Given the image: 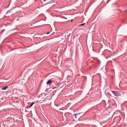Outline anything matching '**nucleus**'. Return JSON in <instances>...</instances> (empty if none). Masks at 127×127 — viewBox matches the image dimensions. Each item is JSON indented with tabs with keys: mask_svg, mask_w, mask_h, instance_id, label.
Returning <instances> with one entry per match:
<instances>
[{
	"mask_svg": "<svg viewBox=\"0 0 127 127\" xmlns=\"http://www.w3.org/2000/svg\"><path fill=\"white\" fill-rule=\"evenodd\" d=\"M113 93L116 96H121V94L120 93H118L117 92L112 91Z\"/></svg>",
	"mask_w": 127,
	"mask_h": 127,
	"instance_id": "1",
	"label": "nucleus"
},
{
	"mask_svg": "<svg viewBox=\"0 0 127 127\" xmlns=\"http://www.w3.org/2000/svg\"><path fill=\"white\" fill-rule=\"evenodd\" d=\"M82 113H77L76 114H74V117L76 118V119L77 118V116L79 114Z\"/></svg>",
	"mask_w": 127,
	"mask_h": 127,
	"instance_id": "2",
	"label": "nucleus"
},
{
	"mask_svg": "<svg viewBox=\"0 0 127 127\" xmlns=\"http://www.w3.org/2000/svg\"><path fill=\"white\" fill-rule=\"evenodd\" d=\"M52 81V80H49L47 81V82H46V83L48 84H51Z\"/></svg>",
	"mask_w": 127,
	"mask_h": 127,
	"instance_id": "3",
	"label": "nucleus"
},
{
	"mask_svg": "<svg viewBox=\"0 0 127 127\" xmlns=\"http://www.w3.org/2000/svg\"><path fill=\"white\" fill-rule=\"evenodd\" d=\"M8 88V86H6L2 88L1 89V90H5L6 89H7Z\"/></svg>",
	"mask_w": 127,
	"mask_h": 127,
	"instance_id": "4",
	"label": "nucleus"
},
{
	"mask_svg": "<svg viewBox=\"0 0 127 127\" xmlns=\"http://www.w3.org/2000/svg\"><path fill=\"white\" fill-rule=\"evenodd\" d=\"M85 23H84L83 24H80L79 25V26H83V25H85Z\"/></svg>",
	"mask_w": 127,
	"mask_h": 127,
	"instance_id": "5",
	"label": "nucleus"
},
{
	"mask_svg": "<svg viewBox=\"0 0 127 127\" xmlns=\"http://www.w3.org/2000/svg\"><path fill=\"white\" fill-rule=\"evenodd\" d=\"M5 30V29H3V30H2L1 31V32H0V33H2Z\"/></svg>",
	"mask_w": 127,
	"mask_h": 127,
	"instance_id": "6",
	"label": "nucleus"
},
{
	"mask_svg": "<svg viewBox=\"0 0 127 127\" xmlns=\"http://www.w3.org/2000/svg\"><path fill=\"white\" fill-rule=\"evenodd\" d=\"M32 105H32V104H31V105H30V106L29 107V108L30 107H31V106Z\"/></svg>",
	"mask_w": 127,
	"mask_h": 127,
	"instance_id": "7",
	"label": "nucleus"
},
{
	"mask_svg": "<svg viewBox=\"0 0 127 127\" xmlns=\"http://www.w3.org/2000/svg\"><path fill=\"white\" fill-rule=\"evenodd\" d=\"M50 33V32H47V34H49Z\"/></svg>",
	"mask_w": 127,
	"mask_h": 127,
	"instance_id": "8",
	"label": "nucleus"
},
{
	"mask_svg": "<svg viewBox=\"0 0 127 127\" xmlns=\"http://www.w3.org/2000/svg\"><path fill=\"white\" fill-rule=\"evenodd\" d=\"M34 103V102H32V105Z\"/></svg>",
	"mask_w": 127,
	"mask_h": 127,
	"instance_id": "9",
	"label": "nucleus"
},
{
	"mask_svg": "<svg viewBox=\"0 0 127 127\" xmlns=\"http://www.w3.org/2000/svg\"><path fill=\"white\" fill-rule=\"evenodd\" d=\"M25 112H28V111H27V110H25Z\"/></svg>",
	"mask_w": 127,
	"mask_h": 127,
	"instance_id": "10",
	"label": "nucleus"
},
{
	"mask_svg": "<svg viewBox=\"0 0 127 127\" xmlns=\"http://www.w3.org/2000/svg\"><path fill=\"white\" fill-rule=\"evenodd\" d=\"M28 107H28V106H27L26 107V108H28Z\"/></svg>",
	"mask_w": 127,
	"mask_h": 127,
	"instance_id": "11",
	"label": "nucleus"
},
{
	"mask_svg": "<svg viewBox=\"0 0 127 127\" xmlns=\"http://www.w3.org/2000/svg\"><path fill=\"white\" fill-rule=\"evenodd\" d=\"M73 21V19H72L71 20V22H72Z\"/></svg>",
	"mask_w": 127,
	"mask_h": 127,
	"instance_id": "12",
	"label": "nucleus"
},
{
	"mask_svg": "<svg viewBox=\"0 0 127 127\" xmlns=\"http://www.w3.org/2000/svg\"><path fill=\"white\" fill-rule=\"evenodd\" d=\"M80 117V116H79L78 118H79V117Z\"/></svg>",
	"mask_w": 127,
	"mask_h": 127,
	"instance_id": "13",
	"label": "nucleus"
}]
</instances>
